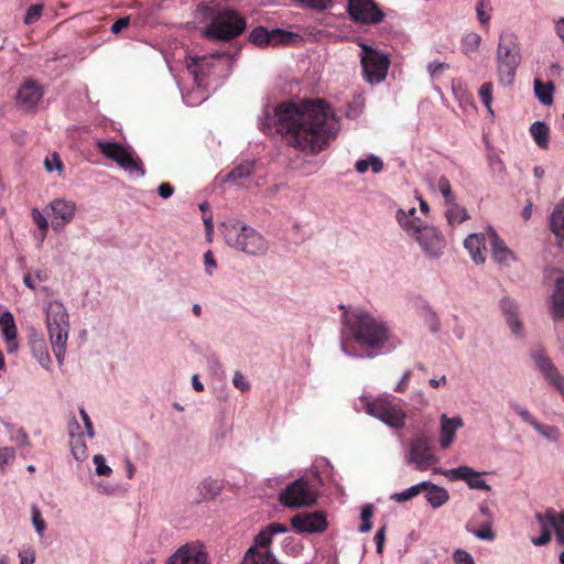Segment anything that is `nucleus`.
<instances>
[{"mask_svg": "<svg viewBox=\"0 0 564 564\" xmlns=\"http://www.w3.org/2000/svg\"><path fill=\"white\" fill-rule=\"evenodd\" d=\"M274 117L276 132L284 142L307 154L325 150L340 130L336 113L322 99L281 104Z\"/></svg>", "mask_w": 564, "mask_h": 564, "instance_id": "nucleus-1", "label": "nucleus"}, {"mask_svg": "<svg viewBox=\"0 0 564 564\" xmlns=\"http://www.w3.org/2000/svg\"><path fill=\"white\" fill-rule=\"evenodd\" d=\"M343 310L341 323L343 330L340 336L341 352L351 358H362L348 348L349 340H356L361 346L373 351V355L386 354L394 350L400 340L393 334L390 324L380 315L370 313L364 308Z\"/></svg>", "mask_w": 564, "mask_h": 564, "instance_id": "nucleus-2", "label": "nucleus"}, {"mask_svg": "<svg viewBox=\"0 0 564 564\" xmlns=\"http://www.w3.org/2000/svg\"><path fill=\"white\" fill-rule=\"evenodd\" d=\"M202 20L208 25L203 35L207 39L230 41L239 36L246 29L245 20L234 10L219 3H203L198 7Z\"/></svg>", "mask_w": 564, "mask_h": 564, "instance_id": "nucleus-3", "label": "nucleus"}, {"mask_svg": "<svg viewBox=\"0 0 564 564\" xmlns=\"http://www.w3.org/2000/svg\"><path fill=\"white\" fill-rule=\"evenodd\" d=\"M221 234L230 248L251 257L267 254L269 241L253 227L237 219L221 224Z\"/></svg>", "mask_w": 564, "mask_h": 564, "instance_id": "nucleus-4", "label": "nucleus"}, {"mask_svg": "<svg viewBox=\"0 0 564 564\" xmlns=\"http://www.w3.org/2000/svg\"><path fill=\"white\" fill-rule=\"evenodd\" d=\"M45 324L53 354L59 366L64 364L69 337V314L58 300H52L44 307Z\"/></svg>", "mask_w": 564, "mask_h": 564, "instance_id": "nucleus-5", "label": "nucleus"}, {"mask_svg": "<svg viewBox=\"0 0 564 564\" xmlns=\"http://www.w3.org/2000/svg\"><path fill=\"white\" fill-rule=\"evenodd\" d=\"M359 406L389 427L402 429L405 425L404 410L389 394H382L376 399L362 395L359 399Z\"/></svg>", "mask_w": 564, "mask_h": 564, "instance_id": "nucleus-6", "label": "nucleus"}, {"mask_svg": "<svg viewBox=\"0 0 564 564\" xmlns=\"http://www.w3.org/2000/svg\"><path fill=\"white\" fill-rule=\"evenodd\" d=\"M497 75L502 86H511L521 63L520 45L512 34H501L497 52Z\"/></svg>", "mask_w": 564, "mask_h": 564, "instance_id": "nucleus-7", "label": "nucleus"}, {"mask_svg": "<svg viewBox=\"0 0 564 564\" xmlns=\"http://www.w3.org/2000/svg\"><path fill=\"white\" fill-rule=\"evenodd\" d=\"M225 53L215 52L210 55L189 57L187 62V69L192 74L197 90L183 94V100L188 106H197L202 104L207 97L202 89L206 86L205 77L214 73L216 64L220 63Z\"/></svg>", "mask_w": 564, "mask_h": 564, "instance_id": "nucleus-8", "label": "nucleus"}, {"mask_svg": "<svg viewBox=\"0 0 564 564\" xmlns=\"http://www.w3.org/2000/svg\"><path fill=\"white\" fill-rule=\"evenodd\" d=\"M96 147L105 158L116 162L129 175L135 177H143L145 175L142 161L131 145L108 140H97Z\"/></svg>", "mask_w": 564, "mask_h": 564, "instance_id": "nucleus-9", "label": "nucleus"}, {"mask_svg": "<svg viewBox=\"0 0 564 564\" xmlns=\"http://www.w3.org/2000/svg\"><path fill=\"white\" fill-rule=\"evenodd\" d=\"M440 458L434 454L430 440L424 435H416L409 442L404 454V463L415 470L424 471L434 467Z\"/></svg>", "mask_w": 564, "mask_h": 564, "instance_id": "nucleus-10", "label": "nucleus"}, {"mask_svg": "<svg viewBox=\"0 0 564 564\" xmlns=\"http://www.w3.org/2000/svg\"><path fill=\"white\" fill-rule=\"evenodd\" d=\"M390 56L382 51L362 45L361 66L365 79L370 84H379L387 77L390 67Z\"/></svg>", "mask_w": 564, "mask_h": 564, "instance_id": "nucleus-11", "label": "nucleus"}, {"mask_svg": "<svg viewBox=\"0 0 564 564\" xmlns=\"http://www.w3.org/2000/svg\"><path fill=\"white\" fill-rule=\"evenodd\" d=\"M316 491L310 481L301 477L289 484L280 494L279 501L286 508H301L315 503Z\"/></svg>", "mask_w": 564, "mask_h": 564, "instance_id": "nucleus-12", "label": "nucleus"}, {"mask_svg": "<svg viewBox=\"0 0 564 564\" xmlns=\"http://www.w3.org/2000/svg\"><path fill=\"white\" fill-rule=\"evenodd\" d=\"M430 259H440L446 248V240L434 226L425 225L412 237Z\"/></svg>", "mask_w": 564, "mask_h": 564, "instance_id": "nucleus-13", "label": "nucleus"}, {"mask_svg": "<svg viewBox=\"0 0 564 564\" xmlns=\"http://www.w3.org/2000/svg\"><path fill=\"white\" fill-rule=\"evenodd\" d=\"M44 212L52 217L51 226L54 230H62L67 224L72 223L76 216L77 205L74 200L65 197L52 199Z\"/></svg>", "mask_w": 564, "mask_h": 564, "instance_id": "nucleus-14", "label": "nucleus"}, {"mask_svg": "<svg viewBox=\"0 0 564 564\" xmlns=\"http://www.w3.org/2000/svg\"><path fill=\"white\" fill-rule=\"evenodd\" d=\"M348 14L355 22L362 24H377L384 17L373 0H349Z\"/></svg>", "mask_w": 564, "mask_h": 564, "instance_id": "nucleus-15", "label": "nucleus"}, {"mask_svg": "<svg viewBox=\"0 0 564 564\" xmlns=\"http://www.w3.org/2000/svg\"><path fill=\"white\" fill-rule=\"evenodd\" d=\"M299 39V35L281 29L269 31L263 26H258L249 34V41L258 46L292 44Z\"/></svg>", "mask_w": 564, "mask_h": 564, "instance_id": "nucleus-16", "label": "nucleus"}, {"mask_svg": "<svg viewBox=\"0 0 564 564\" xmlns=\"http://www.w3.org/2000/svg\"><path fill=\"white\" fill-rule=\"evenodd\" d=\"M434 473L441 474L449 480H464L470 489L490 490V486L481 478V474L469 466L464 465L452 469L435 468Z\"/></svg>", "mask_w": 564, "mask_h": 564, "instance_id": "nucleus-17", "label": "nucleus"}, {"mask_svg": "<svg viewBox=\"0 0 564 564\" xmlns=\"http://www.w3.org/2000/svg\"><path fill=\"white\" fill-rule=\"evenodd\" d=\"M487 239L492 259L500 268H510L518 261L517 254L506 245L492 227L487 229Z\"/></svg>", "mask_w": 564, "mask_h": 564, "instance_id": "nucleus-18", "label": "nucleus"}, {"mask_svg": "<svg viewBox=\"0 0 564 564\" xmlns=\"http://www.w3.org/2000/svg\"><path fill=\"white\" fill-rule=\"evenodd\" d=\"M291 523L300 533H321L328 527L327 519L321 511L299 513L291 519Z\"/></svg>", "mask_w": 564, "mask_h": 564, "instance_id": "nucleus-19", "label": "nucleus"}, {"mask_svg": "<svg viewBox=\"0 0 564 564\" xmlns=\"http://www.w3.org/2000/svg\"><path fill=\"white\" fill-rule=\"evenodd\" d=\"M532 359L540 370V372L543 375L544 379L556 388V390L562 394L564 398V379L557 371L554 364L551 361V359L545 356L542 351L538 350L532 354Z\"/></svg>", "mask_w": 564, "mask_h": 564, "instance_id": "nucleus-20", "label": "nucleus"}, {"mask_svg": "<svg viewBox=\"0 0 564 564\" xmlns=\"http://www.w3.org/2000/svg\"><path fill=\"white\" fill-rule=\"evenodd\" d=\"M166 564H207V554L200 545L187 543L178 547L167 558Z\"/></svg>", "mask_w": 564, "mask_h": 564, "instance_id": "nucleus-21", "label": "nucleus"}, {"mask_svg": "<svg viewBox=\"0 0 564 564\" xmlns=\"http://www.w3.org/2000/svg\"><path fill=\"white\" fill-rule=\"evenodd\" d=\"M284 532H286V527L284 524L279 522L270 523L254 538V544L248 551H252L253 553L257 552V554L273 556L269 549L272 538Z\"/></svg>", "mask_w": 564, "mask_h": 564, "instance_id": "nucleus-22", "label": "nucleus"}, {"mask_svg": "<svg viewBox=\"0 0 564 564\" xmlns=\"http://www.w3.org/2000/svg\"><path fill=\"white\" fill-rule=\"evenodd\" d=\"M43 97V88L34 80L26 79L18 91V104L26 109L31 110L37 106Z\"/></svg>", "mask_w": 564, "mask_h": 564, "instance_id": "nucleus-23", "label": "nucleus"}, {"mask_svg": "<svg viewBox=\"0 0 564 564\" xmlns=\"http://www.w3.org/2000/svg\"><path fill=\"white\" fill-rule=\"evenodd\" d=\"M440 446L443 449L448 448L455 441L457 431L463 427L464 421L462 416L448 417L442 414L440 417Z\"/></svg>", "mask_w": 564, "mask_h": 564, "instance_id": "nucleus-24", "label": "nucleus"}, {"mask_svg": "<svg viewBox=\"0 0 564 564\" xmlns=\"http://www.w3.org/2000/svg\"><path fill=\"white\" fill-rule=\"evenodd\" d=\"M500 310L511 332L517 337H522L523 326L519 318L518 303L513 299L506 296L500 300Z\"/></svg>", "mask_w": 564, "mask_h": 564, "instance_id": "nucleus-25", "label": "nucleus"}, {"mask_svg": "<svg viewBox=\"0 0 564 564\" xmlns=\"http://www.w3.org/2000/svg\"><path fill=\"white\" fill-rule=\"evenodd\" d=\"M0 333L6 341L8 354H14L19 349L17 340V325L11 312L6 311L0 315Z\"/></svg>", "mask_w": 564, "mask_h": 564, "instance_id": "nucleus-26", "label": "nucleus"}, {"mask_svg": "<svg viewBox=\"0 0 564 564\" xmlns=\"http://www.w3.org/2000/svg\"><path fill=\"white\" fill-rule=\"evenodd\" d=\"M417 210L415 207H411L408 209L399 208L395 212V219L402 230L410 236L411 238L426 224L420 219L417 216Z\"/></svg>", "mask_w": 564, "mask_h": 564, "instance_id": "nucleus-27", "label": "nucleus"}, {"mask_svg": "<svg viewBox=\"0 0 564 564\" xmlns=\"http://www.w3.org/2000/svg\"><path fill=\"white\" fill-rule=\"evenodd\" d=\"M464 246L476 264L485 263L486 236L484 234H470L465 239Z\"/></svg>", "mask_w": 564, "mask_h": 564, "instance_id": "nucleus-28", "label": "nucleus"}, {"mask_svg": "<svg viewBox=\"0 0 564 564\" xmlns=\"http://www.w3.org/2000/svg\"><path fill=\"white\" fill-rule=\"evenodd\" d=\"M30 347L32 356L36 359L40 366L45 370H51L52 359L50 357L45 339L37 334H33L30 338Z\"/></svg>", "mask_w": 564, "mask_h": 564, "instance_id": "nucleus-29", "label": "nucleus"}, {"mask_svg": "<svg viewBox=\"0 0 564 564\" xmlns=\"http://www.w3.org/2000/svg\"><path fill=\"white\" fill-rule=\"evenodd\" d=\"M253 167H254V163L251 162V161H245L238 165H236L229 173L227 174H218L216 177H215V183L216 184H225V183H229V184H237L239 180H242V178H246L248 177L252 171H253Z\"/></svg>", "mask_w": 564, "mask_h": 564, "instance_id": "nucleus-30", "label": "nucleus"}, {"mask_svg": "<svg viewBox=\"0 0 564 564\" xmlns=\"http://www.w3.org/2000/svg\"><path fill=\"white\" fill-rule=\"evenodd\" d=\"M421 484H424L425 499L432 508L437 509L448 501L449 495L445 488L431 481H421Z\"/></svg>", "mask_w": 564, "mask_h": 564, "instance_id": "nucleus-31", "label": "nucleus"}, {"mask_svg": "<svg viewBox=\"0 0 564 564\" xmlns=\"http://www.w3.org/2000/svg\"><path fill=\"white\" fill-rule=\"evenodd\" d=\"M550 312L555 319L564 318V274L555 280L550 299Z\"/></svg>", "mask_w": 564, "mask_h": 564, "instance_id": "nucleus-32", "label": "nucleus"}, {"mask_svg": "<svg viewBox=\"0 0 564 564\" xmlns=\"http://www.w3.org/2000/svg\"><path fill=\"white\" fill-rule=\"evenodd\" d=\"M199 498L196 502L212 500L216 498L223 490V481L212 477L204 478L196 487Z\"/></svg>", "mask_w": 564, "mask_h": 564, "instance_id": "nucleus-33", "label": "nucleus"}, {"mask_svg": "<svg viewBox=\"0 0 564 564\" xmlns=\"http://www.w3.org/2000/svg\"><path fill=\"white\" fill-rule=\"evenodd\" d=\"M481 36L474 32H467L462 37V52L469 58H473L474 55L479 51L481 44Z\"/></svg>", "mask_w": 564, "mask_h": 564, "instance_id": "nucleus-34", "label": "nucleus"}, {"mask_svg": "<svg viewBox=\"0 0 564 564\" xmlns=\"http://www.w3.org/2000/svg\"><path fill=\"white\" fill-rule=\"evenodd\" d=\"M529 425L532 426V429H534V431L544 440L551 443H557L561 438V431L555 425L540 423L536 419H534Z\"/></svg>", "mask_w": 564, "mask_h": 564, "instance_id": "nucleus-35", "label": "nucleus"}, {"mask_svg": "<svg viewBox=\"0 0 564 564\" xmlns=\"http://www.w3.org/2000/svg\"><path fill=\"white\" fill-rule=\"evenodd\" d=\"M473 524L474 520L469 521L466 524V530L478 540L490 542L496 539V533L492 530L491 520H486L484 523L480 524L478 529L474 528Z\"/></svg>", "mask_w": 564, "mask_h": 564, "instance_id": "nucleus-36", "label": "nucleus"}, {"mask_svg": "<svg viewBox=\"0 0 564 564\" xmlns=\"http://www.w3.org/2000/svg\"><path fill=\"white\" fill-rule=\"evenodd\" d=\"M549 132L550 129L544 121H535L530 127V133L541 149H545L549 145Z\"/></svg>", "mask_w": 564, "mask_h": 564, "instance_id": "nucleus-37", "label": "nucleus"}, {"mask_svg": "<svg viewBox=\"0 0 564 564\" xmlns=\"http://www.w3.org/2000/svg\"><path fill=\"white\" fill-rule=\"evenodd\" d=\"M355 169L360 174L366 173L369 169L377 174L383 170V161L375 154H369L367 158L358 160Z\"/></svg>", "mask_w": 564, "mask_h": 564, "instance_id": "nucleus-38", "label": "nucleus"}, {"mask_svg": "<svg viewBox=\"0 0 564 564\" xmlns=\"http://www.w3.org/2000/svg\"><path fill=\"white\" fill-rule=\"evenodd\" d=\"M534 93L539 101L544 106L553 104L554 86L552 83H542L539 79L534 80Z\"/></svg>", "mask_w": 564, "mask_h": 564, "instance_id": "nucleus-39", "label": "nucleus"}, {"mask_svg": "<svg viewBox=\"0 0 564 564\" xmlns=\"http://www.w3.org/2000/svg\"><path fill=\"white\" fill-rule=\"evenodd\" d=\"M447 209L445 212L446 218L451 225L462 224L468 218L466 209L459 206L456 200L446 203Z\"/></svg>", "mask_w": 564, "mask_h": 564, "instance_id": "nucleus-40", "label": "nucleus"}, {"mask_svg": "<svg viewBox=\"0 0 564 564\" xmlns=\"http://www.w3.org/2000/svg\"><path fill=\"white\" fill-rule=\"evenodd\" d=\"M421 317L424 321V324L427 326L431 333L436 334L441 329V322L437 314L433 311V308L424 304L421 308Z\"/></svg>", "mask_w": 564, "mask_h": 564, "instance_id": "nucleus-41", "label": "nucleus"}, {"mask_svg": "<svg viewBox=\"0 0 564 564\" xmlns=\"http://www.w3.org/2000/svg\"><path fill=\"white\" fill-rule=\"evenodd\" d=\"M423 488H424V484L417 482V484L406 488L403 491L392 494L390 496V500L398 502V503L406 502V501L415 498L416 496H419L423 491Z\"/></svg>", "mask_w": 564, "mask_h": 564, "instance_id": "nucleus-42", "label": "nucleus"}, {"mask_svg": "<svg viewBox=\"0 0 564 564\" xmlns=\"http://www.w3.org/2000/svg\"><path fill=\"white\" fill-rule=\"evenodd\" d=\"M70 453L77 462H84L88 456V448L83 436L69 440Z\"/></svg>", "mask_w": 564, "mask_h": 564, "instance_id": "nucleus-43", "label": "nucleus"}, {"mask_svg": "<svg viewBox=\"0 0 564 564\" xmlns=\"http://www.w3.org/2000/svg\"><path fill=\"white\" fill-rule=\"evenodd\" d=\"M551 229L556 237L564 239V205L554 209L551 215Z\"/></svg>", "mask_w": 564, "mask_h": 564, "instance_id": "nucleus-44", "label": "nucleus"}, {"mask_svg": "<svg viewBox=\"0 0 564 564\" xmlns=\"http://www.w3.org/2000/svg\"><path fill=\"white\" fill-rule=\"evenodd\" d=\"M492 90H494V85L492 83L490 82H486L484 83L480 88H479V91H478V96L481 100V102L484 104V106L486 107L488 113L491 116V117H495V112H494V109H492Z\"/></svg>", "mask_w": 564, "mask_h": 564, "instance_id": "nucleus-45", "label": "nucleus"}, {"mask_svg": "<svg viewBox=\"0 0 564 564\" xmlns=\"http://www.w3.org/2000/svg\"><path fill=\"white\" fill-rule=\"evenodd\" d=\"M492 7L490 0H478L476 4V14L481 25L488 24L491 19Z\"/></svg>", "mask_w": 564, "mask_h": 564, "instance_id": "nucleus-46", "label": "nucleus"}, {"mask_svg": "<svg viewBox=\"0 0 564 564\" xmlns=\"http://www.w3.org/2000/svg\"><path fill=\"white\" fill-rule=\"evenodd\" d=\"M241 564H279L274 556L265 554H257L252 551H247Z\"/></svg>", "mask_w": 564, "mask_h": 564, "instance_id": "nucleus-47", "label": "nucleus"}, {"mask_svg": "<svg viewBox=\"0 0 564 564\" xmlns=\"http://www.w3.org/2000/svg\"><path fill=\"white\" fill-rule=\"evenodd\" d=\"M373 512H375V509L371 503H367L361 507V513H360L361 524L359 528L360 532L370 531V529L372 528L371 519L373 517Z\"/></svg>", "mask_w": 564, "mask_h": 564, "instance_id": "nucleus-48", "label": "nucleus"}, {"mask_svg": "<svg viewBox=\"0 0 564 564\" xmlns=\"http://www.w3.org/2000/svg\"><path fill=\"white\" fill-rule=\"evenodd\" d=\"M436 187H437L438 192L442 194V196L444 197L445 204L452 203V200H455V196L452 192V185L447 177L440 176L436 180Z\"/></svg>", "mask_w": 564, "mask_h": 564, "instance_id": "nucleus-49", "label": "nucleus"}, {"mask_svg": "<svg viewBox=\"0 0 564 564\" xmlns=\"http://www.w3.org/2000/svg\"><path fill=\"white\" fill-rule=\"evenodd\" d=\"M509 408L521 417V420L530 424L535 416L524 406L523 404L519 403L518 401L511 400L509 401Z\"/></svg>", "mask_w": 564, "mask_h": 564, "instance_id": "nucleus-50", "label": "nucleus"}, {"mask_svg": "<svg viewBox=\"0 0 564 564\" xmlns=\"http://www.w3.org/2000/svg\"><path fill=\"white\" fill-rule=\"evenodd\" d=\"M93 463L95 465V473L98 476H110L112 473L111 467H109L106 463V458L101 454H96L93 457Z\"/></svg>", "mask_w": 564, "mask_h": 564, "instance_id": "nucleus-51", "label": "nucleus"}, {"mask_svg": "<svg viewBox=\"0 0 564 564\" xmlns=\"http://www.w3.org/2000/svg\"><path fill=\"white\" fill-rule=\"evenodd\" d=\"M31 514H32V524H33L36 533L40 536H43L44 532L46 530V523L42 519L40 509L36 506H33L31 509Z\"/></svg>", "mask_w": 564, "mask_h": 564, "instance_id": "nucleus-52", "label": "nucleus"}, {"mask_svg": "<svg viewBox=\"0 0 564 564\" xmlns=\"http://www.w3.org/2000/svg\"><path fill=\"white\" fill-rule=\"evenodd\" d=\"M536 519L539 520V522L542 524L543 527V530H542V533L536 536V538H532L531 539V542L535 545V546H542V545H545L547 544L550 541H551V533L549 532V530L545 528V519L542 517V514L538 513L536 514Z\"/></svg>", "mask_w": 564, "mask_h": 564, "instance_id": "nucleus-53", "label": "nucleus"}, {"mask_svg": "<svg viewBox=\"0 0 564 564\" xmlns=\"http://www.w3.org/2000/svg\"><path fill=\"white\" fill-rule=\"evenodd\" d=\"M31 217L39 230H48L50 223L46 215L37 207L31 209Z\"/></svg>", "mask_w": 564, "mask_h": 564, "instance_id": "nucleus-54", "label": "nucleus"}, {"mask_svg": "<svg viewBox=\"0 0 564 564\" xmlns=\"http://www.w3.org/2000/svg\"><path fill=\"white\" fill-rule=\"evenodd\" d=\"M45 170L47 172L58 171L59 173L63 171V163L57 153H53L44 160Z\"/></svg>", "mask_w": 564, "mask_h": 564, "instance_id": "nucleus-55", "label": "nucleus"}, {"mask_svg": "<svg viewBox=\"0 0 564 564\" xmlns=\"http://www.w3.org/2000/svg\"><path fill=\"white\" fill-rule=\"evenodd\" d=\"M232 384L236 389L240 390L241 392H247L251 388L249 380L239 370L235 371L234 373Z\"/></svg>", "mask_w": 564, "mask_h": 564, "instance_id": "nucleus-56", "label": "nucleus"}, {"mask_svg": "<svg viewBox=\"0 0 564 564\" xmlns=\"http://www.w3.org/2000/svg\"><path fill=\"white\" fill-rule=\"evenodd\" d=\"M217 269V262L212 250L204 253V270L207 275L212 276Z\"/></svg>", "mask_w": 564, "mask_h": 564, "instance_id": "nucleus-57", "label": "nucleus"}, {"mask_svg": "<svg viewBox=\"0 0 564 564\" xmlns=\"http://www.w3.org/2000/svg\"><path fill=\"white\" fill-rule=\"evenodd\" d=\"M449 66L448 64L444 63V62H431L429 63L427 65V72L431 76L432 79H435L437 77H440L445 69H447Z\"/></svg>", "mask_w": 564, "mask_h": 564, "instance_id": "nucleus-58", "label": "nucleus"}, {"mask_svg": "<svg viewBox=\"0 0 564 564\" xmlns=\"http://www.w3.org/2000/svg\"><path fill=\"white\" fill-rule=\"evenodd\" d=\"M303 7L324 10L333 4L334 0H297Z\"/></svg>", "mask_w": 564, "mask_h": 564, "instance_id": "nucleus-59", "label": "nucleus"}, {"mask_svg": "<svg viewBox=\"0 0 564 564\" xmlns=\"http://www.w3.org/2000/svg\"><path fill=\"white\" fill-rule=\"evenodd\" d=\"M43 7L41 4H33L28 9L24 18V23L30 25L36 22L42 14Z\"/></svg>", "mask_w": 564, "mask_h": 564, "instance_id": "nucleus-60", "label": "nucleus"}, {"mask_svg": "<svg viewBox=\"0 0 564 564\" xmlns=\"http://www.w3.org/2000/svg\"><path fill=\"white\" fill-rule=\"evenodd\" d=\"M15 459V451L13 447H1L0 448V468L11 464Z\"/></svg>", "mask_w": 564, "mask_h": 564, "instance_id": "nucleus-61", "label": "nucleus"}, {"mask_svg": "<svg viewBox=\"0 0 564 564\" xmlns=\"http://www.w3.org/2000/svg\"><path fill=\"white\" fill-rule=\"evenodd\" d=\"M455 564H475L474 557L465 550L458 549L453 554Z\"/></svg>", "mask_w": 564, "mask_h": 564, "instance_id": "nucleus-62", "label": "nucleus"}, {"mask_svg": "<svg viewBox=\"0 0 564 564\" xmlns=\"http://www.w3.org/2000/svg\"><path fill=\"white\" fill-rule=\"evenodd\" d=\"M545 519L555 530L564 528V511L558 514L547 512Z\"/></svg>", "mask_w": 564, "mask_h": 564, "instance_id": "nucleus-63", "label": "nucleus"}, {"mask_svg": "<svg viewBox=\"0 0 564 564\" xmlns=\"http://www.w3.org/2000/svg\"><path fill=\"white\" fill-rule=\"evenodd\" d=\"M20 564H34L35 562V552L33 549L29 547L19 552Z\"/></svg>", "mask_w": 564, "mask_h": 564, "instance_id": "nucleus-64", "label": "nucleus"}]
</instances>
